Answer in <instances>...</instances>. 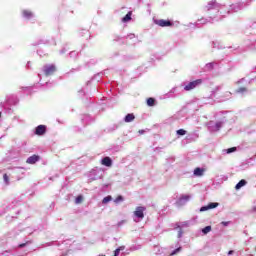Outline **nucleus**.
Listing matches in <instances>:
<instances>
[{"label":"nucleus","instance_id":"22","mask_svg":"<svg viewBox=\"0 0 256 256\" xmlns=\"http://www.w3.org/2000/svg\"><path fill=\"white\" fill-rule=\"evenodd\" d=\"M125 223H127V220H121L116 225H113V227L115 229H121V227H123V225H125Z\"/></svg>","mask_w":256,"mask_h":256},{"label":"nucleus","instance_id":"2","mask_svg":"<svg viewBox=\"0 0 256 256\" xmlns=\"http://www.w3.org/2000/svg\"><path fill=\"white\" fill-rule=\"evenodd\" d=\"M217 121H209L207 122V128L210 133H217V131H221L223 128V125L227 123V117L225 116V113L220 112L216 115Z\"/></svg>","mask_w":256,"mask_h":256},{"label":"nucleus","instance_id":"49","mask_svg":"<svg viewBox=\"0 0 256 256\" xmlns=\"http://www.w3.org/2000/svg\"><path fill=\"white\" fill-rule=\"evenodd\" d=\"M64 243L67 245V241H64Z\"/></svg>","mask_w":256,"mask_h":256},{"label":"nucleus","instance_id":"36","mask_svg":"<svg viewBox=\"0 0 256 256\" xmlns=\"http://www.w3.org/2000/svg\"><path fill=\"white\" fill-rule=\"evenodd\" d=\"M29 243H31V241H27L26 243H22L19 245L20 249H23V247H27V245H29Z\"/></svg>","mask_w":256,"mask_h":256},{"label":"nucleus","instance_id":"8","mask_svg":"<svg viewBox=\"0 0 256 256\" xmlns=\"http://www.w3.org/2000/svg\"><path fill=\"white\" fill-rule=\"evenodd\" d=\"M42 71L46 77H49L50 75H53L55 71H57V68L55 67V64H46L43 66Z\"/></svg>","mask_w":256,"mask_h":256},{"label":"nucleus","instance_id":"34","mask_svg":"<svg viewBox=\"0 0 256 256\" xmlns=\"http://www.w3.org/2000/svg\"><path fill=\"white\" fill-rule=\"evenodd\" d=\"M123 201V196H118L115 200L114 203H121Z\"/></svg>","mask_w":256,"mask_h":256},{"label":"nucleus","instance_id":"46","mask_svg":"<svg viewBox=\"0 0 256 256\" xmlns=\"http://www.w3.org/2000/svg\"><path fill=\"white\" fill-rule=\"evenodd\" d=\"M241 81H243V79H242V80H240V81H238L237 83L239 84V83H241Z\"/></svg>","mask_w":256,"mask_h":256},{"label":"nucleus","instance_id":"23","mask_svg":"<svg viewBox=\"0 0 256 256\" xmlns=\"http://www.w3.org/2000/svg\"><path fill=\"white\" fill-rule=\"evenodd\" d=\"M205 23H207V19L201 18L196 22V26L201 27V25H205Z\"/></svg>","mask_w":256,"mask_h":256},{"label":"nucleus","instance_id":"6","mask_svg":"<svg viewBox=\"0 0 256 256\" xmlns=\"http://www.w3.org/2000/svg\"><path fill=\"white\" fill-rule=\"evenodd\" d=\"M183 85L172 88L166 95V99H175V97H179L181 93H183Z\"/></svg>","mask_w":256,"mask_h":256},{"label":"nucleus","instance_id":"51","mask_svg":"<svg viewBox=\"0 0 256 256\" xmlns=\"http://www.w3.org/2000/svg\"><path fill=\"white\" fill-rule=\"evenodd\" d=\"M0 117H1V113H0Z\"/></svg>","mask_w":256,"mask_h":256},{"label":"nucleus","instance_id":"9","mask_svg":"<svg viewBox=\"0 0 256 256\" xmlns=\"http://www.w3.org/2000/svg\"><path fill=\"white\" fill-rule=\"evenodd\" d=\"M177 229H180L178 231V239H181L183 237V228L185 227H190L191 226V221H184V222H179L176 224Z\"/></svg>","mask_w":256,"mask_h":256},{"label":"nucleus","instance_id":"18","mask_svg":"<svg viewBox=\"0 0 256 256\" xmlns=\"http://www.w3.org/2000/svg\"><path fill=\"white\" fill-rule=\"evenodd\" d=\"M235 151H237V147L224 149V150H222V153H223V155H229L231 153H235Z\"/></svg>","mask_w":256,"mask_h":256},{"label":"nucleus","instance_id":"7","mask_svg":"<svg viewBox=\"0 0 256 256\" xmlns=\"http://www.w3.org/2000/svg\"><path fill=\"white\" fill-rule=\"evenodd\" d=\"M193 195L191 194H181L179 199L176 201L177 207H183V205H187L189 201H191Z\"/></svg>","mask_w":256,"mask_h":256},{"label":"nucleus","instance_id":"30","mask_svg":"<svg viewBox=\"0 0 256 256\" xmlns=\"http://www.w3.org/2000/svg\"><path fill=\"white\" fill-rule=\"evenodd\" d=\"M211 231V226H206L205 228L202 229V233L204 235H207V233H210Z\"/></svg>","mask_w":256,"mask_h":256},{"label":"nucleus","instance_id":"16","mask_svg":"<svg viewBox=\"0 0 256 256\" xmlns=\"http://www.w3.org/2000/svg\"><path fill=\"white\" fill-rule=\"evenodd\" d=\"M203 173H205V169L203 168L198 167L194 170L195 177H203Z\"/></svg>","mask_w":256,"mask_h":256},{"label":"nucleus","instance_id":"37","mask_svg":"<svg viewBox=\"0 0 256 256\" xmlns=\"http://www.w3.org/2000/svg\"><path fill=\"white\" fill-rule=\"evenodd\" d=\"M217 91H221V86L216 87L213 91H212V95H215L217 93Z\"/></svg>","mask_w":256,"mask_h":256},{"label":"nucleus","instance_id":"32","mask_svg":"<svg viewBox=\"0 0 256 256\" xmlns=\"http://www.w3.org/2000/svg\"><path fill=\"white\" fill-rule=\"evenodd\" d=\"M181 251V247H178V248H176L174 251H172L171 252V256H173V255H177V253H179Z\"/></svg>","mask_w":256,"mask_h":256},{"label":"nucleus","instance_id":"12","mask_svg":"<svg viewBox=\"0 0 256 256\" xmlns=\"http://www.w3.org/2000/svg\"><path fill=\"white\" fill-rule=\"evenodd\" d=\"M47 132V127L45 125H39L36 127L35 133L36 135H45Z\"/></svg>","mask_w":256,"mask_h":256},{"label":"nucleus","instance_id":"4","mask_svg":"<svg viewBox=\"0 0 256 256\" xmlns=\"http://www.w3.org/2000/svg\"><path fill=\"white\" fill-rule=\"evenodd\" d=\"M145 211H147V208L145 206H138L136 207L135 211H134V222L135 223H139L141 221H143V219H145Z\"/></svg>","mask_w":256,"mask_h":256},{"label":"nucleus","instance_id":"5","mask_svg":"<svg viewBox=\"0 0 256 256\" xmlns=\"http://www.w3.org/2000/svg\"><path fill=\"white\" fill-rule=\"evenodd\" d=\"M201 83H203V80L201 79H197V80H194L192 82H184L182 84V87H184V91H193V89L199 87V85H201Z\"/></svg>","mask_w":256,"mask_h":256},{"label":"nucleus","instance_id":"29","mask_svg":"<svg viewBox=\"0 0 256 256\" xmlns=\"http://www.w3.org/2000/svg\"><path fill=\"white\" fill-rule=\"evenodd\" d=\"M177 135L179 136H183V135H187V131L184 129H179L176 131Z\"/></svg>","mask_w":256,"mask_h":256},{"label":"nucleus","instance_id":"40","mask_svg":"<svg viewBox=\"0 0 256 256\" xmlns=\"http://www.w3.org/2000/svg\"><path fill=\"white\" fill-rule=\"evenodd\" d=\"M231 222H221V225H223L224 227H227V226H229V224H230Z\"/></svg>","mask_w":256,"mask_h":256},{"label":"nucleus","instance_id":"15","mask_svg":"<svg viewBox=\"0 0 256 256\" xmlns=\"http://www.w3.org/2000/svg\"><path fill=\"white\" fill-rule=\"evenodd\" d=\"M125 123H132V121H135V114L129 113L124 118Z\"/></svg>","mask_w":256,"mask_h":256},{"label":"nucleus","instance_id":"33","mask_svg":"<svg viewBox=\"0 0 256 256\" xmlns=\"http://www.w3.org/2000/svg\"><path fill=\"white\" fill-rule=\"evenodd\" d=\"M3 179H4V183L6 185H9V176H7V174H4Z\"/></svg>","mask_w":256,"mask_h":256},{"label":"nucleus","instance_id":"50","mask_svg":"<svg viewBox=\"0 0 256 256\" xmlns=\"http://www.w3.org/2000/svg\"><path fill=\"white\" fill-rule=\"evenodd\" d=\"M98 256H105V255L100 254V255H98Z\"/></svg>","mask_w":256,"mask_h":256},{"label":"nucleus","instance_id":"25","mask_svg":"<svg viewBox=\"0 0 256 256\" xmlns=\"http://www.w3.org/2000/svg\"><path fill=\"white\" fill-rule=\"evenodd\" d=\"M155 105V98H148L147 99V106L153 107Z\"/></svg>","mask_w":256,"mask_h":256},{"label":"nucleus","instance_id":"24","mask_svg":"<svg viewBox=\"0 0 256 256\" xmlns=\"http://www.w3.org/2000/svg\"><path fill=\"white\" fill-rule=\"evenodd\" d=\"M123 23L131 21V12H128L124 18H122Z\"/></svg>","mask_w":256,"mask_h":256},{"label":"nucleus","instance_id":"44","mask_svg":"<svg viewBox=\"0 0 256 256\" xmlns=\"http://www.w3.org/2000/svg\"><path fill=\"white\" fill-rule=\"evenodd\" d=\"M212 45H213V47H217V46H216V45H217V42H213Z\"/></svg>","mask_w":256,"mask_h":256},{"label":"nucleus","instance_id":"48","mask_svg":"<svg viewBox=\"0 0 256 256\" xmlns=\"http://www.w3.org/2000/svg\"><path fill=\"white\" fill-rule=\"evenodd\" d=\"M33 45H39V43H35V44H33Z\"/></svg>","mask_w":256,"mask_h":256},{"label":"nucleus","instance_id":"13","mask_svg":"<svg viewBox=\"0 0 256 256\" xmlns=\"http://www.w3.org/2000/svg\"><path fill=\"white\" fill-rule=\"evenodd\" d=\"M39 156L37 155H33V156H30L27 160H26V163H28L29 165H35V163H37V161H39Z\"/></svg>","mask_w":256,"mask_h":256},{"label":"nucleus","instance_id":"35","mask_svg":"<svg viewBox=\"0 0 256 256\" xmlns=\"http://www.w3.org/2000/svg\"><path fill=\"white\" fill-rule=\"evenodd\" d=\"M245 91H247V88L245 87H242V88H239L236 93H245Z\"/></svg>","mask_w":256,"mask_h":256},{"label":"nucleus","instance_id":"47","mask_svg":"<svg viewBox=\"0 0 256 256\" xmlns=\"http://www.w3.org/2000/svg\"><path fill=\"white\" fill-rule=\"evenodd\" d=\"M231 95V92H228V96H230Z\"/></svg>","mask_w":256,"mask_h":256},{"label":"nucleus","instance_id":"38","mask_svg":"<svg viewBox=\"0 0 256 256\" xmlns=\"http://www.w3.org/2000/svg\"><path fill=\"white\" fill-rule=\"evenodd\" d=\"M126 39H135V34H129Z\"/></svg>","mask_w":256,"mask_h":256},{"label":"nucleus","instance_id":"21","mask_svg":"<svg viewBox=\"0 0 256 256\" xmlns=\"http://www.w3.org/2000/svg\"><path fill=\"white\" fill-rule=\"evenodd\" d=\"M215 62H210L205 65V71H212V69L215 67Z\"/></svg>","mask_w":256,"mask_h":256},{"label":"nucleus","instance_id":"3","mask_svg":"<svg viewBox=\"0 0 256 256\" xmlns=\"http://www.w3.org/2000/svg\"><path fill=\"white\" fill-rule=\"evenodd\" d=\"M104 174H105V171L102 168L96 167L89 172L88 174L89 181H97L98 179H103Z\"/></svg>","mask_w":256,"mask_h":256},{"label":"nucleus","instance_id":"10","mask_svg":"<svg viewBox=\"0 0 256 256\" xmlns=\"http://www.w3.org/2000/svg\"><path fill=\"white\" fill-rule=\"evenodd\" d=\"M155 24L159 25V27H171V25H173V23H171V21L169 20H155Z\"/></svg>","mask_w":256,"mask_h":256},{"label":"nucleus","instance_id":"45","mask_svg":"<svg viewBox=\"0 0 256 256\" xmlns=\"http://www.w3.org/2000/svg\"><path fill=\"white\" fill-rule=\"evenodd\" d=\"M61 55H63V53H65V49L60 51Z\"/></svg>","mask_w":256,"mask_h":256},{"label":"nucleus","instance_id":"11","mask_svg":"<svg viewBox=\"0 0 256 256\" xmlns=\"http://www.w3.org/2000/svg\"><path fill=\"white\" fill-rule=\"evenodd\" d=\"M216 207H219V203L217 202H211L209 203L207 206H202L200 208V211L203 212V211H209V209H216Z\"/></svg>","mask_w":256,"mask_h":256},{"label":"nucleus","instance_id":"28","mask_svg":"<svg viewBox=\"0 0 256 256\" xmlns=\"http://www.w3.org/2000/svg\"><path fill=\"white\" fill-rule=\"evenodd\" d=\"M112 199H113V197H111V196L104 197L102 200L103 205H107V203H109V201H112Z\"/></svg>","mask_w":256,"mask_h":256},{"label":"nucleus","instance_id":"31","mask_svg":"<svg viewBox=\"0 0 256 256\" xmlns=\"http://www.w3.org/2000/svg\"><path fill=\"white\" fill-rule=\"evenodd\" d=\"M83 201V196H77L75 199V204L79 205V203H81Z\"/></svg>","mask_w":256,"mask_h":256},{"label":"nucleus","instance_id":"43","mask_svg":"<svg viewBox=\"0 0 256 256\" xmlns=\"http://www.w3.org/2000/svg\"><path fill=\"white\" fill-rule=\"evenodd\" d=\"M252 211H253L254 213H256V206H254V207L252 208Z\"/></svg>","mask_w":256,"mask_h":256},{"label":"nucleus","instance_id":"27","mask_svg":"<svg viewBox=\"0 0 256 256\" xmlns=\"http://www.w3.org/2000/svg\"><path fill=\"white\" fill-rule=\"evenodd\" d=\"M121 251H125V246H120L119 248H117L114 251V256H119V253H121Z\"/></svg>","mask_w":256,"mask_h":256},{"label":"nucleus","instance_id":"26","mask_svg":"<svg viewBox=\"0 0 256 256\" xmlns=\"http://www.w3.org/2000/svg\"><path fill=\"white\" fill-rule=\"evenodd\" d=\"M83 123H86V125H88V123H91V116L89 115H84V117L82 118Z\"/></svg>","mask_w":256,"mask_h":256},{"label":"nucleus","instance_id":"19","mask_svg":"<svg viewBox=\"0 0 256 256\" xmlns=\"http://www.w3.org/2000/svg\"><path fill=\"white\" fill-rule=\"evenodd\" d=\"M23 17H25V19H31L34 17L33 12L29 11V10H23Z\"/></svg>","mask_w":256,"mask_h":256},{"label":"nucleus","instance_id":"1","mask_svg":"<svg viewBox=\"0 0 256 256\" xmlns=\"http://www.w3.org/2000/svg\"><path fill=\"white\" fill-rule=\"evenodd\" d=\"M253 0H238V5H231L229 8L227 6L217 3L216 0H211L206 5V11L209 12L210 19L212 21H221V19L227 17L231 11L237 12L243 7L251 4Z\"/></svg>","mask_w":256,"mask_h":256},{"label":"nucleus","instance_id":"39","mask_svg":"<svg viewBox=\"0 0 256 256\" xmlns=\"http://www.w3.org/2000/svg\"><path fill=\"white\" fill-rule=\"evenodd\" d=\"M70 57H77V52H75V51H72V52H70Z\"/></svg>","mask_w":256,"mask_h":256},{"label":"nucleus","instance_id":"41","mask_svg":"<svg viewBox=\"0 0 256 256\" xmlns=\"http://www.w3.org/2000/svg\"><path fill=\"white\" fill-rule=\"evenodd\" d=\"M51 245H53V242L46 243L45 247H51Z\"/></svg>","mask_w":256,"mask_h":256},{"label":"nucleus","instance_id":"20","mask_svg":"<svg viewBox=\"0 0 256 256\" xmlns=\"http://www.w3.org/2000/svg\"><path fill=\"white\" fill-rule=\"evenodd\" d=\"M245 45H246V47H247L248 49H256V41L251 42V41L247 40V41L245 42Z\"/></svg>","mask_w":256,"mask_h":256},{"label":"nucleus","instance_id":"14","mask_svg":"<svg viewBox=\"0 0 256 256\" xmlns=\"http://www.w3.org/2000/svg\"><path fill=\"white\" fill-rule=\"evenodd\" d=\"M102 165H105V167H111L113 165V160H111L109 157H104L101 160Z\"/></svg>","mask_w":256,"mask_h":256},{"label":"nucleus","instance_id":"42","mask_svg":"<svg viewBox=\"0 0 256 256\" xmlns=\"http://www.w3.org/2000/svg\"><path fill=\"white\" fill-rule=\"evenodd\" d=\"M233 253H234V251H233V250H230V251L228 252V255H233Z\"/></svg>","mask_w":256,"mask_h":256},{"label":"nucleus","instance_id":"17","mask_svg":"<svg viewBox=\"0 0 256 256\" xmlns=\"http://www.w3.org/2000/svg\"><path fill=\"white\" fill-rule=\"evenodd\" d=\"M246 185H247V180L242 179V180H240V181L236 184L235 189H236V190H239V189H241V187H245Z\"/></svg>","mask_w":256,"mask_h":256}]
</instances>
